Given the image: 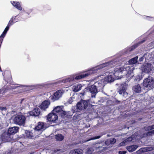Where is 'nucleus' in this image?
<instances>
[{
	"label": "nucleus",
	"mask_w": 154,
	"mask_h": 154,
	"mask_svg": "<svg viewBox=\"0 0 154 154\" xmlns=\"http://www.w3.org/2000/svg\"><path fill=\"white\" fill-rule=\"evenodd\" d=\"M82 87L81 84H77L73 86L72 89L74 91L77 92L82 89Z\"/></svg>",
	"instance_id": "nucleus-23"
},
{
	"label": "nucleus",
	"mask_w": 154,
	"mask_h": 154,
	"mask_svg": "<svg viewBox=\"0 0 154 154\" xmlns=\"http://www.w3.org/2000/svg\"><path fill=\"white\" fill-rule=\"evenodd\" d=\"M50 104V102L48 100H45L43 101L42 104L39 106L41 109L45 110L46 109L48 108Z\"/></svg>",
	"instance_id": "nucleus-18"
},
{
	"label": "nucleus",
	"mask_w": 154,
	"mask_h": 154,
	"mask_svg": "<svg viewBox=\"0 0 154 154\" xmlns=\"http://www.w3.org/2000/svg\"><path fill=\"white\" fill-rule=\"evenodd\" d=\"M63 108L62 106H58L54 109L53 112L58 116H60L62 117H64L66 115V112L63 110Z\"/></svg>",
	"instance_id": "nucleus-6"
},
{
	"label": "nucleus",
	"mask_w": 154,
	"mask_h": 154,
	"mask_svg": "<svg viewBox=\"0 0 154 154\" xmlns=\"http://www.w3.org/2000/svg\"><path fill=\"white\" fill-rule=\"evenodd\" d=\"M122 152L123 154H125L127 152V151H122Z\"/></svg>",
	"instance_id": "nucleus-42"
},
{
	"label": "nucleus",
	"mask_w": 154,
	"mask_h": 154,
	"mask_svg": "<svg viewBox=\"0 0 154 154\" xmlns=\"http://www.w3.org/2000/svg\"><path fill=\"white\" fill-rule=\"evenodd\" d=\"M154 149L153 147H147L142 148L136 151L137 154H140L148 151H151Z\"/></svg>",
	"instance_id": "nucleus-15"
},
{
	"label": "nucleus",
	"mask_w": 154,
	"mask_h": 154,
	"mask_svg": "<svg viewBox=\"0 0 154 154\" xmlns=\"http://www.w3.org/2000/svg\"><path fill=\"white\" fill-rule=\"evenodd\" d=\"M117 63V60H111L109 62L103 63L96 67L92 68L83 74L72 75L68 78L61 80L60 81L61 82L66 83L68 82H71L74 80L75 79L79 80L87 77L92 74L97 72L98 70L100 69L107 66L112 67V65H117L118 64Z\"/></svg>",
	"instance_id": "nucleus-1"
},
{
	"label": "nucleus",
	"mask_w": 154,
	"mask_h": 154,
	"mask_svg": "<svg viewBox=\"0 0 154 154\" xmlns=\"http://www.w3.org/2000/svg\"><path fill=\"white\" fill-rule=\"evenodd\" d=\"M0 110L2 111H6L7 110V108L6 107L1 106L0 107Z\"/></svg>",
	"instance_id": "nucleus-37"
},
{
	"label": "nucleus",
	"mask_w": 154,
	"mask_h": 154,
	"mask_svg": "<svg viewBox=\"0 0 154 154\" xmlns=\"http://www.w3.org/2000/svg\"><path fill=\"white\" fill-rule=\"evenodd\" d=\"M88 91L91 93V97L92 98H95V96L97 93L99 92L94 85L88 86L87 88H85L84 91Z\"/></svg>",
	"instance_id": "nucleus-7"
},
{
	"label": "nucleus",
	"mask_w": 154,
	"mask_h": 154,
	"mask_svg": "<svg viewBox=\"0 0 154 154\" xmlns=\"http://www.w3.org/2000/svg\"><path fill=\"white\" fill-rule=\"evenodd\" d=\"M132 90L134 92L139 93L141 91V87L140 84H137L133 87Z\"/></svg>",
	"instance_id": "nucleus-20"
},
{
	"label": "nucleus",
	"mask_w": 154,
	"mask_h": 154,
	"mask_svg": "<svg viewBox=\"0 0 154 154\" xmlns=\"http://www.w3.org/2000/svg\"><path fill=\"white\" fill-rule=\"evenodd\" d=\"M127 84L126 83L121 84L118 88V92L120 94H123L124 97H126L128 93L126 92V89L127 88Z\"/></svg>",
	"instance_id": "nucleus-8"
},
{
	"label": "nucleus",
	"mask_w": 154,
	"mask_h": 154,
	"mask_svg": "<svg viewBox=\"0 0 154 154\" xmlns=\"http://www.w3.org/2000/svg\"><path fill=\"white\" fill-rule=\"evenodd\" d=\"M96 146H93V147H90L88 148L87 149V152L88 153H91L92 152L94 151V149H96L97 148H100V146H97V145H96Z\"/></svg>",
	"instance_id": "nucleus-29"
},
{
	"label": "nucleus",
	"mask_w": 154,
	"mask_h": 154,
	"mask_svg": "<svg viewBox=\"0 0 154 154\" xmlns=\"http://www.w3.org/2000/svg\"><path fill=\"white\" fill-rule=\"evenodd\" d=\"M126 143V142H125V140H124L123 142H121L119 144V146H123L124 145H125V143Z\"/></svg>",
	"instance_id": "nucleus-36"
},
{
	"label": "nucleus",
	"mask_w": 154,
	"mask_h": 154,
	"mask_svg": "<svg viewBox=\"0 0 154 154\" xmlns=\"http://www.w3.org/2000/svg\"><path fill=\"white\" fill-rule=\"evenodd\" d=\"M18 87V86L16 85H14L11 84L9 86H6L5 88L4 87L2 89H1L0 90V94L1 93L4 94L7 92V90L8 89H15Z\"/></svg>",
	"instance_id": "nucleus-13"
},
{
	"label": "nucleus",
	"mask_w": 154,
	"mask_h": 154,
	"mask_svg": "<svg viewBox=\"0 0 154 154\" xmlns=\"http://www.w3.org/2000/svg\"><path fill=\"white\" fill-rule=\"evenodd\" d=\"M133 69L134 68L130 67L128 65H125L123 66L117 67L114 69V73L113 74H109L102 79L104 80V82L106 84L107 83L113 82L115 79H119V77H118L117 75L123 73L125 75L126 77L128 78V80H129L134 76L133 73Z\"/></svg>",
	"instance_id": "nucleus-2"
},
{
	"label": "nucleus",
	"mask_w": 154,
	"mask_h": 154,
	"mask_svg": "<svg viewBox=\"0 0 154 154\" xmlns=\"http://www.w3.org/2000/svg\"><path fill=\"white\" fill-rule=\"evenodd\" d=\"M45 128L44 124L43 122H39L38 123L37 126L35 128V131H40V133L42 132V130Z\"/></svg>",
	"instance_id": "nucleus-19"
},
{
	"label": "nucleus",
	"mask_w": 154,
	"mask_h": 154,
	"mask_svg": "<svg viewBox=\"0 0 154 154\" xmlns=\"http://www.w3.org/2000/svg\"><path fill=\"white\" fill-rule=\"evenodd\" d=\"M88 105L87 101L82 100L79 102L77 105V110L79 111L81 110L85 109L87 107Z\"/></svg>",
	"instance_id": "nucleus-9"
},
{
	"label": "nucleus",
	"mask_w": 154,
	"mask_h": 154,
	"mask_svg": "<svg viewBox=\"0 0 154 154\" xmlns=\"http://www.w3.org/2000/svg\"><path fill=\"white\" fill-rule=\"evenodd\" d=\"M145 54H144V56L143 57H141L139 59V61L140 62H141L142 61H143V60L144 59V57L145 56Z\"/></svg>",
	"instance_id": "nucleus-38"
},
{
	"label": "nucleus",
	"mask_w": 154,
	"mask_h": 154,
	"mask_svg": "<svg viewBox=\"0 0 154 154\" xmlns=\"http://www.w3.org/2000/svg\"><path fill=\"white\" fill-rule=\"evenodd\" d=\"M152 135L151 131L148 132L146 134V135L147 136H152Z\"/></svg>",
	"instance_id": "nucleus-40"
},
{
	"label": "nucleus",
	"mask_w": 154,
	"mask_h": 154,
	"mask_svg": "<svg viewBox=\"0 0 154 154\" xmlns=\"http://www.w3.org/2000/svg\"><path fill=\"white\" fill-rule=\"evenodd\" d=\"M23 100H22L21 101V103H22V102L23 101Z\"/></svg>",
	"instance_id": "nucleus-53"
},
{
	"label": "nucleus",
	"mask_w": 154,
	"mask_h": 154,
	"mask_svg": "<svg viewBox=\"0 0 154 154\" xmlns=\"http://www.w3.org/2000/svg\"><path fill=\"white\" fill-rule=\"evenodd\" d=\"M106 143H107V141H106V142H105V144H106Z\"/></svg>",
	"instance_id": "nucleus-52"
},
{
	"label": "nucleus",
	"mask_w": 154,
	"mask_h": 154,
	"mask_svg": "<svg viewBox=\"0 0 154 154\" xmlns=\"http://www.w3.org/2000/svg\"><path fill=\"white\" fill-rule=\"evenodd\" d=\"M105 84H106V83L104 82V80L101 79L95 82L94 85L100 91L102 90Z\"/></svg>",
	"instance_id": "nucleus-12"
},
{
	"label": "nucleus",
	"mask_w": 154,
	"mask_h": 154,
	"mask_svg": "<svg viewBox=\"0 0 154 154\" xmlns=\"http://www.w3.org/2000/svg\"><path fill=\"white\" fill-rule=\"evenodd\" d=\"M41 113L39 108L38 107L35 108L32 111H30L29 114L30 116H38Z\"/></svg>",
	"instance_id": "nucleus-16"
},
{
	"label": "nucleus",
	"mask_w": 154,
	"mask_h": 154,
	"mask_svg": "<svg viewBox=\"0 0 154 154\" xmlns=\"http://www.w3.org/2000/svg\"><path fill=\"white\" fill-rule=\"evenodd\" d=\"M18 127L17 126L9 128L7 132L8 134L11 135L12 134L16 133L18 132Z\"/></svg>",
	"instance_id": "nucleus-17"
},
{
	"label": "nucleus",
	"mask_w": 154,
	"mask_h": 154,
	"mask_svg": "<svg viewBox=\"0 0 154 154\" xmlns=\"http://www.w3.org/2000/svg\"><path fill=\"white\" fill-rule=\"evenodd\" d=\"M1 141L3 142L10 141L12 140V135H11L8 132L4 133L1 135Z\"/></svg>",
	"instance_id": "nucleus-11"
},
{
	"label": "nucleus",
	"mask_w": 154,
	"mask_h": 154,
	"mask_svg": "<svg viewBox=\"0 0 154 154\" xmlns=\"http://www.w3.org/2000/svg\"><path fill=\"white\" fill-rule=\"evenodd\" d=\"M85 94V92H84L83 93V94H82V95H84Z\"/></svg>",
	"instance_id": "nucleus-51"
},
{
	"label": "nucleus",
	"mask_w": 154,
	"mask_h": 154,
	"mask_svg": "<svg viewBox=\"0 0 154 154\" xmlns=\"http://www.w3.org/2000/svg\"><path fill=\"white\" fill-rule=\"evenodd\" d=\"M152 130L154 129V125H151Z\"/></svg>",
	"instance_id": "nucleus-44"
},
{
	"label": "nucleus",
	"mask_w": 154,
	"mask_h": 154,
	"mask_svg": "<svg viewBox=\"0 0 154 154\" xmlns=\"http://www.w3.org/2000/svg\"><path fill=\"white\" fill-rule=\"evenodd\" d=\"M146 17L147 18V19L148 20H151L152 19H153V18L151 17L147 16Z\"/></svg>",
	"instance_id": "nucleus-41"
},
{
	"label": "nucleus",
	"mask_w": 154,
	"mask_h": 154,
	"mask_svg": "<svg viewBox=\"0 0 154 154\" xmlns=\"http://www.w3.org/2000/svg\"><path fill=\"white\" fill-rule=\"evenodd\" d=\"M64 91L62 89H60L57 91L53 94L51 99L53 101L58 100L61 97Z\"/></svg>",
	"instance_id": "nucleus-10"
},
{
	"label": "nucleus",
	"mask_w": 154,
	"mask_h": 154,
	"mask_svg": "<svg viewBox=\"0 0 154 154\" xmlns=\"http://www.w3.org/2000/svg\"><path fill=\"white\" fill-rule=\"evenodd\" d=\"M153 67L150 63H146L143 64L141 67V69L143 72L146 73H150L153 69Z\"/></svg>",
	"instance_id": "nucleus-5"
},
{
	"label": "nucleus",
	"mask_w": 154,
	"mask_h": 154,
	"mask_svg": "<svg viewBox=\"0 0 154 154\" xmlns=\"http://www.w3.org/2000/svg\"><path fill=\"white\" fill-rule=\"evenodd\" d=\"M24 136L25 138H31L33 137V133L30 131L27 130L25 131Z\"/></svg>",
	"instance_id": "nucleus-26"
},
{
	"label": "nucleus",
	"mask_w": 154,
	"mask_h": 154,
	"mask_svg": "<svg viewBox=\"0 0 154 154\" xmlns=\"http://www.w3.org/2000/svg\"><path fill=\"white\" fill-rule=\"evenodd\" d=\"M151 132L152 133V135H154V130H153L151 131Z\"/></svg>",
	"instance_id": "nucleus-46"
},
{
	"label": "nucleus",
	"mask_w": 154,
	"mask_h": 154,
	"mask_svg": "<svg viewBox=\"0 0 154 154\" xmlns=\"http://www.w3.org/2000/svg\"><path fill=\"white\" fill-rule=\"evenodd\" d=\"M138 146L135 145H133L127 146V150L129 152H132L134 151L137 148Z\"/></svg>",
	"instance_id": "nucleus-22"
},
{
	"label": "nucleus",
	"mask_w": 154,
	"mask_h": 154,
	"mask_svg": "<svg viewBox=\"0 0 154 154\" xmlns=\"http://www.w3.org/2000/svg\"><path fill=\"white\" fill-rule=\"evenodd\" d=\"M25 86L26 87V85L25 86V85H20V86H21V87Z\"/></svg>",
	"instance_id": "nucleus-48"
},
{
	"label": "nucleus",
	"mask_w": 154,
	"mask_h": 154,
	"mask_svg": "<svg viewBox=\"0 0 154 154\" xmlns=\"http://www.w3.org/2000/svg\"><path fill=\"white\" fill-rule=\"evenodd\" d=\"M4 80H5V84H6V82H7V80L5 79V77H4Z\"/></svg>",
	"instance_id": "nucleus-43"
},
{
	"label": "nucleus",
	"mask_w": 154,
	"mask_h": 154,
	"mask_svg": "<svg viewBox=\"0 0 154 154\" xmlns=\"http://www.w3.org/2000/svg\"><path fill=\"white\" fill-rule=\"evenodd\" d=\"M5 74V73H3L2 75H3V76H4Z\"/></svg>",
	"instance_id": "nucleus-49"
},
{
	"label": "nucleus",
	"mask_w": 154,
	"mask_h": 154,
	"mask_svg": "<svg viewBox=\"0 0 154 154\" xmlns=\"http://www.w3.org/2000/svg\"><path fill=\"white\" fill-rule=\"evenodd\" d=\"M103 135V134H101L100 135L96 136L93 137H92L90 139L88 140H86V141H88L90 140H95V139H97L100 138L102 135Z\"/></svg>",
	"instance_id": "nucleus-30"
},
{
	"label": "nucleus",
	"mask_w": 154,
	"mask_h": 154,
	"mask_svg": "<svg viewBox=\"0 0 154 154\" xmlns=\"http://www.w3.org/2000/svg\"><path fill=\"white\" fill-rule=\"evenodd\" d=\"M16 17V16H15V17H13V19H14V20H15Z\"/></svg>",
	"instance_id": "nucleus-47"
},
{
	"label": "nucleus",
	"mask_w": 154,
	"mask_h": 154,
	"mask_svg": "<svg viewBox=\"0 0 154 154\" xmlns=\"http://www.w3.org/2000/svg\"><path fill=\"white\" fill-rule=\"evenodd\" d=\"M55 137L57 140L60 141L62 140L64 138V136L61 134H57L55 135Z\"/></svg>",
	"instance_id": "nucleus-28"
},
{
	"label": "nucleus",
	"mask_w": 154,
	"mask_h": 154,
	"mask_svg": "<svg viewBox=\"0 0 154 154\" xmlns=\"http://www.w3.org/2000/svg\"><path fill=\"white\" fill-rule=\"evenodd\" d=\"M83 151L81 149H76L72 150L69 154H82Z\"/></svg>",
	"instance_id": "nucleus-24"
},
{
	"label": "nucleus",
	"mask_w": 154,
	"mask_h": 154,
	"mask_svg": "<svg viewBox=\"0 0 154 154\" xmlns=\"http://www.w3.org/2000/svg\"><path fill=\"white\" fill-rule=\"evenodd\" d=\"M58 115L53 112L48 114L47 117L48 120L49 122H54L58 119Z\"/></svg>",
	"instance_id": "nucleus-14"
},
{
	"label": "nucleus",
	"mask_w": 154,
	"mask_h": 154,
	"mask_svg": "<svg viewBox=\"0 0 154 154\" xmlns=\"http://www.w3.org/2000/svg\"><path fill=\"white\" fill-rule=\"evenodd\" d=\"M143 77L142 75H137V76H136L135 80H136L137 81H139Z\"/></svg>",
	"instance_id": "nucleus-32"
},
{
	"label": "nucleus",
	"mask_w": 154,
	"mask_h": 154,
	"mask_svg": "<svg viewBox=\"0 0 154 154\" xmlns=\"http://www.w3.org/2000/svg\"><path fill=\"white\" fill-rule=\"evenodd\" d=\"M133 140L132 137H129L125 140V142H130L131 141Z\"/></svg>",
	"instance_id": "nucleus-34"
},
{
	"label": "nucleus",
	"mask_w": 154,
	"mask_h": 154,
	"mask_svg": "<svg viewBox=\"0 0 154 154\" xmlns=\"http://www.w3.org/2000/svg\"><path fill=\"white\" fill-rule=\"evenodd\" d=\"M116 142V139L114 138H111L110 140V143L111 144H113Z\"/></svg>",
	"instance_id": "nucleus-33"
},
{
	"label": "nucleus",
	"mask_w": 154,
	"mask_h": 154,
	"mask_svg": "<svg viewBox=\"0 0 154 154\" xmlns=\"http://www.w3.org/2000/svg\"><path fill=\"white\" fill-rule=\"evenodd\" d=\"M26 120L25 116L22 115H18L13 118L14 123L20 126L25 125Z\"/></svg>",
	"instance_id": "nucleus-3"
},
{
	"label": "nucleus",
	"mask_w": 154,
	"mask_h": 154,
	"mask_svg": "<svg viewBox=\"0 0 154 154\" xmlns=\"http://www.w3.org/2000/svg\"><path fill=\"white\" fill-rule=\"evenodd\" d=\"M143 85L144 87L147 88L149 90L153 88L154 87L153 79L151 76H148L143 80Z\"/></svg>",
	"instance_id": "nucleus-4"
},
{
	"label": "nucleus",
	"mask_w": 154,
	"mask_h": 154,
	"mask_svg": "<svg viewBox=\"0 0 154 154\" xmlns=\"http://www.w3.org/2000/svg\"><path fill=\"white\" fill-rule=\"evenodd\" d=\"M73 101V98L72 97H71L69 99L68 102L69 103H71Z\"/></svg>",
	"instance_id": "nucleus-39"
},
{
	"label": "nucleus",
	"mask_w": 154,
	"mask_h": 154,
	"mask_svg": "<svg viewBox=\"0 0 154 154\" xmlns=\"http://www.w3.org/2000/svg\"><path fill=\"white\" fill-rule=\"evenodd\" d=\"M138 56H136L129 60L128 63L131 64L136 63L137 62Z\"/></svg>",
	"instance_id": "nucleus-27"
},
{
	"label": "nucleus",
	"mask_w": 154,
	"mask_h": 154,
	"mask_svg": "<svg viewBox=\"0 0 154 154\" xmlns=\"http://www.w3.org/2000/svg\"><path fill=\"white\" fill-rule=\"evenodd\" d=\"M145 40H143L141 42H139L138 43H137L134 45L132 46L130 48H128L127 52L128 53V52L131 51H133L134 49L136 48L139 44L143 43L145 42Z\"/></svg>",
	"instance_id": "nucleus-21"
},
{
	"label": "nucleus",
	"mask_w": 154,
	"mask_h": 154,
	"mask_svg": "<svg viewBox=\"0 0 154 154\" xmlns=\"http://www.w3.org/2000/svg\"><path fill=\"white\" fill-rule=\"evenodd\" d=\"M14 19L13 17H12L11 18L9 22V23L7 25L8 26L10 27L11 25H12L14 24Z\"/></svg>",
	"instance_id": "nucleus-31"
},
{
	"label": "nucleus",
	"mask_w": 154,
	"mask_h": 154,
	"mask_svg": "<svg viewBox=\"0 0 154 154\" xmlns=\"http://www.w3.org/2000/svg\"><path fill=\"white\" fill-rule=\"evenodd\" d=\"M151 44H152H152H154V42H152L151 43Z\"/></svg>",
	"instance_id": "nucleus-50"
},
{
	"label": "nucleus",
	"mask_w": 154,
	"mask_h": 154,
	"mask_svg": "<svg viewBox=\"0 0 154 154\" xmlns=\"http://www.w3.org/2000/svg\"><path fill=\"white\" fill-rule=\"evenodd\" d=\"M145 129L146 131H149L152 130L151 126H149L146 127Z\"/></svg>",
	"instance_id": "nucleus-35"
},
{
	"label": "nucleus",
	"mask_w": 154,
	"mask_h": 154,
	"mask_svg": "<svg viewBox=\"0 0 154 154\" xmlns=\"http://www.w3.org/2000/svg\"><path fill=\"white\" fill-rule=\"evenodd\" d=\"M11 3L16 8L20 10H22V8L19 2H15L14 1H11Z\"/></svg>",
	"instance_id": "nucleus-25"
},
{
	"label": "nucleus",
	"mask_w": 154,
	"mask_h": 154,
	"mask_svg": "<svg viewBox=\"0 0 154 154\" xmlns=\"http://www.w3.org/2000/svg\"><path fill=\"white\" fill-rule=\"evenodd\" d=\"M119 154H123L122 152L121 151H119Z\"/></svg>",
	"instance_id": "nucleus-45"
}]
</instances>
